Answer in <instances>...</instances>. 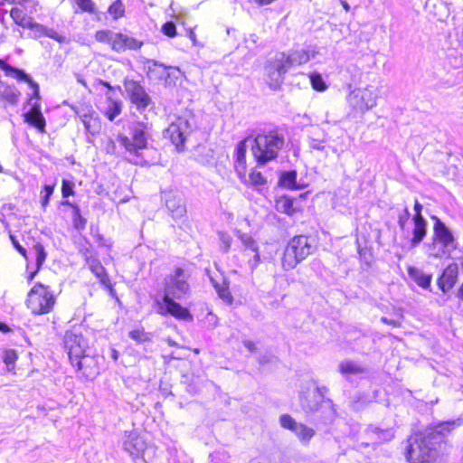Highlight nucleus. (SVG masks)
I'll list each match as a JSON object with an SVG mask.
<instances>
[{"mask_svg": "<svg viewBox=\"0 0 463 463\" xmlns=\"http://www.w3.org/2000/svg\"><path fill=\"white\" fill-rule=\"evenodd\" d=\"M189 275L181 268L167 275L164 279L162 297L156 296L154 298L155 307L157 314L161 316L170 315L176 319L191 321L193 316L188 308L184 307L175 299H182L190 291L188 283Z\"/></svg>", "mask_w": 463, "mask_h": 463, "instance_id": "f257e3e1", "label": "nucleus"}, {"mask_svg": "<svg viewBox=\"0 0 463 463\" xmlns=\"http://www.w3.org/2000/svg\"><path fill=\"white\" fill-rule=\"evenodd\" d=\"M455 422H443L410 437L406 458L410 463H436L438 445Z\"/></svg>", "mask_w": 463, "mask_h": 463, "instance_id": "f03ea898", "label": "nucleus"}, {"mask_svg": "<svg viewBox=\"0 0 463 463\" xmlns=\"http://www.w3.org/2000/svg\"><path fill=\"white\" fill-rule=\"evenodd\" d=\"M146 126L144 123L137 122L131 127V137L125 135H118L116 141L109 140L107 146L109 153L117 154V145L124 152V157L134 165H144L147 164V160L143 156V150L147 147V138L146 134Z\"/></svg>", "mask_w": 463, "mask_h": 463, "instance_id": "7ed1b4c3", "label": "nucleus"}, {"mask_svg": "<svg viewBox=\"0 0 463 463\" xmlns=\"http://www.w3.org/2000/svg\"><path fill=\"white\" fill-rule=\"evenodd\" d=\"M251 151L259 165H265L275 159L284 146V137L277 131L258 134L250 140Z\"/></svg>", "mask_w": 463, "mask_h": 463, "instance_id": "20e7f679", "label": "nucleus"}, {"mask_svg": "<svg viewBox=\"0 0 463 463\" xmlns=\"http://www.w3.org/2000/svg\"><path fill=\"white\" fill-rule=\"evenodd\" d=\"M314 250L312 240L307 236L293 237L288 243L281 260L285 270L294 269L299 262L309 256Z\"/></svg>", "mask_w": 463, "mask_h": 463, "instance_id": "39448f33", "label": "nucleus"}, {"mask_svg": "<svg viewBox=\"0 0 463 463\" xmlns=\"http://www.w3.org/2000/svg\"><path fill=\"white\" fill-rule=\"evenodd\" d=\"M55 302V296L50 287L37 282L27 295L26 306L33 314L43 315L53 309Z\"/></svg>", "mask_w": 463, "mask_h": 463, "instance_id": "423d86ee", "label": "nucleus"}, {"mask_svg": "<svg viewBox=\"0 0 463 463\" xmlns=\"http://www.w3.org/2000/svg\"><path fill=\"white\" fill-rule=\"evenodd\" d=\"M195 128V118L191 113L177 117L165 129V137L179 149Z\"/></svg>", "mask_w": 463, "mask_h": 463, "instance_id": "0eeeda50", "label": "nucleus"}, {"mask_svg": "<svg viewBox=\"0 0 463 463\" xmlns=\"http://www.w3.org/2000/svg\"><path fill=\"white\" fill-rule=\"evenodd\" d=\"M378 98L379 90L373 85H367L350 91L347 101L354 110L364 113L377 105Z\"/></svg>", "mask_w": 463, "mask_h": 463, "instance_id": "6e6552de", "label": "nucleus"}, {"mask_svg": "<svg viewBox=\"0 0 463 463\" xmlns=\"http://www.w3.org/2000/svg\"><path fill=\"white\" fill-rule=\"evenodd\" d=\"M64 346L68 350V355L71 364H74V358L83 356L86 352L87 342L82 336L80 327L74 326L66 331L64 335Z\"/></svg>", "mask_w": 463, "mask_h": 463, "instance_id": "1a4fd4ad", "label": "nucleus"}, {"mask_svg": "<svg viewBox=\"0 0 463 463\" xmlns=\"http://www.w3.org/2000/svg\"><path fill=\"white\" fill-rule=\"evenodd\" d=\"M317 52L314 46H308L306 49L302 50H295L289 52H279V57H280V63L284 62L288 69L297 66L302 65L309 61L311 59L315 58Z\"/></svg>", "mask_w": 463, "mask_h": 463, "instance_id": "9d476101", "label": "nucleus"}, {"mask_svg": "<svg viewBox=\"0 0 463 463\" xmlns=\"http://www.w3.org/2000/svg\"><path fill=\"white\" fill-rule=\"evenodd\" d=\"M124 88L128 98L138 109H145L149 105L150 97L139 82L133 80H126Z\"/></svg>", "mask_w": 463, "mask_h": 463, "instance_id": "9b49d317", "label": "nucleus"}, {"mask_svg": "<svg viewBox=\"0 0 463 463\" xmlns=\"http://www.w3.org/2000/svg\"><path fill=\"white\" fill-rule=\"evenodd\" d=\"M280 57L277 53L274 59L266 67L267 82L271 89H278L284 80V75L288 71L284 62H279Z\"/></svg>", "mask_w": 463, "mask_h": 463, "instance_id": "f8f14e48", "label": "nucleus"}, {"mask_svg": "<svg viewBox=\"0 0 463 463\" xmlns=\"http://www.w3.org/2000/svg\"><path fill=\"white\" fill-rule=\"evenodd\" d=\"M146 448V443L137 431H126L123 438V449L133 458H137L143 455Z\"/></svg>", "mask_w": 463, "mask_h": 463, "instance_id": "ddd939ff", "label": "nucleus"}, {"mask_svg": "<svg viewBox=\"0 0 463 463\" xmlns=\"http://www.w3.org/2000/svg\"><path fill=\"white\" fill-rule=\"evenodd\" d=\"M280 424L283 428L295 432L299 440L303 443H308L315 435V430L312 428L298 423L292 417L287 414L280 417Z\"/></svg>", "mask_w": 463, "mask_h": 463, "instance_id": "4468645a", "label": "nucleus"}, {"mask_svg": "<svg viewBox=\"0 0 463 463\" xmlns=\"http://www.w3.org/2000/svg\"><path fill=\"white\" fill-rule=\"evenodd\" d=\"M37 99L33 95L29 98L28 103L31 109L24 113V121L35 128L39 132H45L46 121L41 110V105L33 99Z\"/></svg>", "mask_w": 463, "mask_h": 463, "instance_id": "2eb2a0df", "label": "nucleus"}, {"mask_svg": "<svg viewBox=\"0 0 463 463\" xmlns=\"http://www.w3.org/2000/svg\"><path fill=\"white\" fill-rule=\"evenodd\" d=\"M235 234L237 238L241 241L243 246V250L245 252L251 251L253 253V257L249 259L248 264L250 269L251 270H254L260 262L258 242L250 234L242 232L240 230H236Z\"/></svg>", "mask_w": 463, "mask_h": 463, "instance_id": "dca6fc26", "label": "nucleus"}, {"mask_svg": "<svg viewBox=\"0 0 463 463\" xmlns=\"http://www.w3.org/2000/svg\"><path fill=\"white\" fill-rule=\"evenodd\" d=\"M0 64H3L2 69L5 71L7 76L13 77L18 81H24L29 84V86L33 89V97L36 99L40 98V88L38 83H36L32 77L27 74L24 71L13 67L9 64L4 63L0 61Z\"/></svg>", "mask_w": 463, "mask_h": 463, "instance_id": "f3484780", "label": "nucleus"}, {"mask_svg": "<svg viewBox=\"0 0 463 463\" xmlns=\"http://www.w3.org/2000/svg\"><path fill=\"white\" fill-rule=\"evenodd\" d=\"M143 43L137 40L136 38L130 37L127 34L120 33H115L112 37L110 46L112 50L118 52H121L128 50H137L141 48Z\"/></svg>", "mask_w": 463, "mask_h": 463, "instance_id": "a211bd4d", "label": "nucleus"}, {"mask_svg": "<svg viewBox=\"0 0 463 463\" xmlns=\"http://www.w3.org/2000/svg\"><path fill=\"white\" fill-rule=\"evenodd\" d=\"M78 371H81L82 374L88 379H93L99 373V368L96 361L92 356L86 355L74 358V364H71Z\"/></svg>", "mask_w": 463, "mask_h": 463, "instance_id": "6ab92c4d", "label": "nucleus"}, {"mask_svg": "<svg viewBox=\"0 0 463 463\" xmlns=\"http://www.w3.org/2000/svg\"><path fill=\"white\" fill-rule=\"evenodd\" d=\"M250 143V140L249 138H246L244 140H241L238 143L234 156H235V162H234V167L235 170L240 176V178L245 177L246 174V151L248 148V143Z\"/></svg>", "mask_w": 463, "mask_h": 463, "instance_id": "aec40b11", "label": "nucleus"}, {"mask_svg": "<svg viewBox=\"0 0 463 463\" xmlns=\"http://www.w3.org/2000/svg\"><path fill=\"white\" fill-rule=\"evenodd\" d=\"M328 141V135L318 126H314L308 132L307 142L311 149L323 151L326 143Z\"/></svg>", "mask_w": 463, "mask_h": 463, "instance_id": "412c9836", "label": "nucleus"}, {"mask_svg": "<svg viewBox=\"0 0 463 463\" xmlns=\"http://www.w3.org/2000/svg\"><path fill=\"white\" fill-rule=\"evenodd\" d=\"M434 237L444 247H453L454 237L448 227L437 217H434Z\"/></svg>", "mask_w": 463, "mask_h": 463, "instance_id": "4be33fe9", "label": "nucleus"}, {"mask_svg": "<svg viewBox=\"0 0 463 463\" xmlns=\"http://www.w3.org/2000/svg\"><path fill=\"white\" fill-rule=\"evenodd\" d=\"M413 229L411 231V238L410 243L411 247L418 246L425 238L427 233V222L424 218L419 216L412 217Z\"/></svg>", "mask_w": 463, "mask_h": 463, "instance_id": "5701e85b", "label": "nucleus"}, {"mask_svg": "<svg viewBox=\"0 0 463 463\" xmlns=\"http://www.w3.org/2000/svg\"><path fill=\"white\" fill-rule=\"evenodd\" d=\"M165 205L174 219L177 220L184 217L186 206L181 197L169 194L165 199Z\"/></svg>", "mask_w": 463, "mask_h": 463, "instance_id": "b1692460", "label": "nucleus"}, {"mask_svg": "<svg viewBox=\"0 0 463 463\" xmlns=\"http://www.w3.org/2000/svg\"><path fill=\"white\" fill-rule=\"evenodd\" d=\"M308 384L313 394V400L310 401V402H313L315 405L331 402V400L326 396L328 392V389L326 387H320L315 381H311Z\"/></svg>", "mask_w": 463, "mask_h": 463, "instance_id": "393cba45", "label": "nucleus"}, {"mask_svg": "<svg viewBox=\"0 0 463 463\" xmlns=\"http://www.w3.org/2000/svg\"><path fill=\"white\" fill-rule=\"evenodd\" d=\"M20 94V91L14 86L0 84V102L5 100L11 105H15Z\"/></svg>", "mask_w": 463, "mask_h": 463, "instance_id": "a878e982", "label": "nucleus"}, {"mask_svg": "<svg viewBox=\"0 0 463 463\" xmlns=\"http://www.w3.org/2000/svg\"><path fill=\"white\" fill-rule=\"evenodd\" d=\"M32 250H33V253L35 255L36 269L34 271L31 272L30 275L28 276V280L29 281H32L33 279V278L35 277L36 273L38 272V270L41 269V267L44 263L46 256H47V253H46V251L44 250V247L40 242H36L33 245Z\"/></svg>", "mask_w": 463, "mask_h": 463, "instance_id": "bb28decb", "label": "nucleus"}, {"mask_svg": "<svg viewBox=\"0 0 463 463\" xmlns=\"http://www.w3.org/2000/svg\"><path fill=\"white\" fill-rule=\"evenodd\" d=\"M339 372L344 375L360 374L366 372L365 368L356 362L345 360L339 364Z\"/></svg>", "mask_w": 463, "mask_h": 463, "instance_id": "cd10ccee", "label": "nucleus"}, {"mask_svg": "<svg viewBox=\"0 0 463 463\" xmlns=\"http://www.w3.org/2000/svg\"><path fill=\"white\" fill-rule=\"evenodd\" d=\"M10 15L14 22L23 27V28H29L32 26V24L33 22V19L30 16H28L23 10L14 7L11 10Z\"/></svg>", "mask_w": 463, "mask_h": 463, "instance_id": "c85d7f7f", "label": "nucleus"}, {"mask_svg": "<svg viewBox=\"0 0 463 463\" xmlns=\"http://www.w3.org/2000/svg\"><path fill=\"white\" fill-rule=\"evenodd\" d=\"M90 269L91 272L99 279L100 283L106 287H109L110 284V280L109 275L105 269V268L101 265V263L93 260L90 262Z\"/></svg>", "mask_w": 463, "mask_h": 463, "instance_id": "c756f323", "label": "nucleus"}, {"mask_svg": "<svg viewBox=\"0 0 463 463\" xmlns=\"http://www.w3.org/2000/svg\"><path fill=\"white\" fill-rule=\"evenodd\" d=\"M276 209L278 212L293 215L297 209L294 206V200L288 196H280L276 201Z\"/></svg>", "mask_w": 463, "mask_h": 463, "instance_id": "7c9ffc66", "label": "nucleus"}, {"mask_svg": "<svg viewBox=\"0 0 463 463\" xmlns=\"http://www.w3.org/2000/svg\"><path fill=\"white\" fill-rule=\"evenodd\" d=\"M213 285L219 296L225 303L232 304V296L229 290V284L226 279H222V281L220 283L217 280L212 279Z\"/></svg>", "mask_w": 463, "mask_h": 463, "instance_id": "2f4dec72", "label": "nucleus"}, {"mask_svg": "<svg viewBox=\"0 0 463 463\" xmlns=\"http://www.w3.org/2000/svg\"><path fill=\"white\" fill-rule=\"evenodd\" d=\"M408 273L410 277L421 288H427L431 280L430 275L425 274L422 270L417 268H409Z\"/></svg>", "mask_w": 463, "mask_h": 463, "instance_id": "473e14b6", "label": "nucleus"}, {"mask_svg": "<svg viewBox=\"0 0 463 463\" xmlns=\"http://www.w3.org/2000/svg\"><path fill=\"white\" fill-rule=\"evenodd\" d=\"M279 184L282 187L288 188L291 190H298L300 186L297 184V172L288 171L281 175L279 178Z\"/></svg>", "mask_w": 463, "mask_h": 463, "instance_id": "72a5a7b5", "label": "nucleus"}, {"mask_svg": "<svg viewBox=\"0 0 463 463\" xmlns=\"http://www.w3.org/2000/svg\"><path fill=\"white\" fill-rule=\"evenodd\" d=\"M63 204L71 206L73 210L72 222L74 228L79 231L83 230L86 226L87 221L81 216L79 206L70 203L69 201L63 202Z\"/></svg>", "mask_w": 463, "mask_h": 463, "instance_id": "f704fd0d", "label": "nucleus"}, {"mask_svg": "<svg viewBox=\"0 0 463 463\" xmlns=\"http://www.w3.org/2000/svg\"><path fill=\"white\" fill-rule=\"evenodd\" d=\"M131 339L137 343H146L151 340V333L146 332L144 328H137L128 333Z\"/></svg>", "mask_w": 463, "mask_h": 463, "instance_id": "c9c22d12", "label": "nucleus"}, {"mask_svg": "<svg viewBox=\"0 0 463 463\" xmlns=\"http://www.w3.org/2000/svg\"><path fill=\"white\" fill-rule=\"evenodd\" d=\"M108 12L115 20L123 17L125 14V6L122 3V0H116L113 2L109 5Z\"/></svg>", "mask_w": 463, "mask_h": 463, "instance_id": "e433bc0d", "label": "nucleus"}, {"mask_svg": "<svg viewBox=\"0 0 463 463\" xmlns=\"http://www.w3.org/2000/svg\"><path fill=\"white\" fill-rule=\"evenodd\" d=\"M452 273L453 271L450 269H447L443 273L439 282V287L443 291H446V287L448 288L452 287L455 279V276Z\"/></svg>", "mask_w": 463, "mask_h": 463, "instance_id": "4c0bfd02", "label": "nucleus"}, {"mask_svg": "<svg viewBox=\"0 0 463 463\" xmlns=\"http://www.w3.org/2000/svg\"><path fill=\"white\" fill-rule=\"evenodd\" d=\"M310 82L313 87L317 91H324L327 89L326 82L323 78L318 73H312L310 75Z\"/></svg>", "mask_w": 463, "mask_h": 463, "instance_id": "58836bf2", "label": "nucleus"}, {"mask_svg": "<svg viewBox=\"0 0 463 463\" xmlns=\"http://www.w3.org/2000/svg\"><path fill=\"white\" fill-rule=\"evenodd\" d=\"M114 32L110 30H100L97 31L95 33V39L99 43H106L110 45L112 37L114 36Z\"/></svg>", "mask_w": 463, "mask_h": 463, "instance_id": "ea45409f", "label": "nucleus"}, {"mask_svg": "<svg viewBox=\"0 0 463 463\" xmlns=\"http://www.w3.org/2000/svg\"><path fill=\"white\" fill-rule=\"evenodd\" d=\"M219 239L221 241V250L225 253L228 252L232 246V237L227 232H219Z\"/></svg>", "mask_w": 463, "mask_h": 463, "instance_id": "a19ab883", "label": "nucleus"}, {"mask_svg": "<svg viewBox=\"0 0 463 463\" xmlns=\"http://www.w3.org/2000/svg\"><path fill=\"white\" fill-rule=\"evenodd\" d=\"M121 112V105L118 102H112L111 105L109 106L106 115L108 118L112 121L118 117Z\"/></svg>", "mask_w": 463, "mask_h": 463, "instance_id": "79ce46f5", "label": "nucleus"}, {"mask_svg": "<svg viewBox=\"0 0 463 463\" xmlns=\"http://www.w3.org/2000/svg\"><path fill=\"white\" fill-rule=\"evenodd\" d=\"M78 6L81 11L93 14L95 12V5L92 0H77Z\"/></svg>", "mask_w": 463, "mask_h": 463, "instance_id": "37998d69", "label": "nucleus"}, {"mask_svg": "<svg viewBox=\"0 0 463 463\" xmlns=\"http://www.w3.org/2000/svg\"><path fill=\"white\" fill-rule=\"evenodd\" d=\"M249 179L253 185H261L266 183V180L260 172L251 171Z\"/></svg>", "mask_w": 463, "mask_h": 463, "instance_id": "c03bdc74", "label": "nucleus"}, {"mask_svg": "<svg viewBox=\"0 0 463 463\" xmlns=\"http://www.w3.org/2000/svg\"><path fill=\"white\" fill-rule=\"evenodd\" d=\"M162 33L168 37H175L176 35V27L175 23L166 22L162 26Z\"/></svg>", "mask_w": 463, "mask_h": 463, "instance_id": "a18cd8bd", "label": "nucleus"}, {"mask_svg": "<svg viewBox=\"0 0 463 463\" xmlns=\"http://www.w3.org/2000/svg\"><path fill=\"white\" fill-rule=\"evenodd\" d=\"M73 187L74 184L72 182L69 180H62L61 185V194L63 198H67L70 195L73 194Z\"/></svg>", "mask_w": 463, "mask_h": 463, "instance_id": "49530a36", "label": "nucleus"}, {"mask_svg": "<svg viewBox=\"0 0 463 463\" xmlns=\"http://www.w3.org/2000/svg\"><path fill=\"white\" fill-rule=\"evenodd\" d=\"M44 36L53 39L61 43H65V41H66V37L64 35L58 33L54 29H52V28L46 27Z\"/></svg>", "mask_w": 463, "mask_h": 463, "instance_id": "de8ad7c7", "label": "nucleus"}, {"mask_svg": "<svg viewBox=\"0 0 463 463\" xmlns=\"http://www.w3.org/2000/svg\"><path fill=\"white\" fill-rule=\"evenodd\" d=\"M17 360V354L14 350L9 349L5 352L4 362L7 366L14 365Z\"/></svg>", "mask_w": 463, "mask_h": 463, "instance_id": "09e8293b", "label": "nucleus"}, {"mask_svg": "<svg viewBox=\"0 0 463 463\" xmlns=\"http://www.w3.org/2000/svg\"><path fill=\"white\" fill-rule=\"evenodd\" d=\"M410 215L409 209L405 206L403 212L398 216V224L402 231L405 229V224L409 221Z\"/></svg>", "mask_w": 463, "mask_h": 463, "instance_id": "8fccbe9b", "label": "nucleus"}, {"mask_svg": "<svg viewBox=\"0 0 463 463\" xmlns=\"http://www.w3.org/2000/svg\"><path fill=\"white\" fill-rule=\"evenodd\" d=\"M28 29H30L33 32V37H35V38L44 35L45 31H46L45 26H43L38 23H35L34 21L33 22L32 26L29 27Z\"/></svg>", "mask_w": 463, "mask_h": 463, "instance_id": "3c124183", "label": "nucleus"}, {"mask_svg": "<svg viewBox=\"0 0 463 463\" xmlns=\"http://www.w3.org/2000/svg\"><path fill=\"white\" fill-rule=\"evenodd\" d=\"M54 190L53 185L46 184L43 186L44 195L42 197V205L45 207L48 203L51 195L52 194Z\"/></svg>", "mask_w": 463, "mask_h": 463, "instance_id": "603ef678", "label": "nucleus"}, {"mask_svg": "<svg viewBox=\"0 0 463 463\" xmlns=\"http://www.w3.org/2000/svg\"><path fill=\"white\" fill-rule=\"evenodd\" d=\"M12 241H13V244L14 246L16 248V250L24 256H25V253H26V250L22 247L19 242L15 240L14 236L11 235L10 236Z\"/></svg>", "mask_w": 463, "mask_h": 463, "instance_id": "864d4df0", "label": "nucleus"}, {"mask_svg": "<svg viewBox=\"0 0 463 463\" xmlns=\"http://www.w3.org/2000/svg\"><path fill=\"white\" fill-rule=\"evenodd\" d=\"M393 437L391 430L379 431V439L383 440H389Z\"/></svg>", "mask_w": 463, "mask_h": 463, "instance_id": "5fc2aeb1", "label": "nucleus"}, {"mask_svg": "<svg viewBox=\"0 0 463 463\" xmlns=\"http://www.w3.org/2000/svg\"><path fill=\"white\" fill-rule=\"evenodd\" d=\"M330 149L334 154H336L338 156H340L345 152V146L344 145L340 146H329Z\"/></svg>", "mask_w": 463, "mask_h": 463, "instance_id": "6e6d98bb", "label": "nucleus"}, {"mask_svg": "<svg viewBox=\"0 0 463 463\" xmlns=\"http://www.w3.org/2000/svg\"><path fill=\"white\" fill-rule=\"evenodd\" d=\"M414 211H415L414 216H419L420 218H423V216L421 214L422 205L419 203L418 200H415Z\"/></svg>", "mask_w": 463, "mask_h": 463, "instance_id": "4d7b16f0", "label": "nucleus"}, {"mask_svg": "<svg viewBox=\"0 0 463 463\" xmlns=\"http://www.w3.org/2000/svg\"><path fill=\"white\" fill-rule=\"evenodd\" d=\"M243 345L250 351V352H254L255 349H256V346H255V344L254 342L250 341V340H244L243 341Z\"/></svg>", "mask_w": 463, "mask_h": 463, "instance_id": "13d9d810", "label": "nucleus"}, {"mask_svg": "<svg viewBox=\"0 0 463 463\" xmlns=\"http://www.w3.org/2000/svg\"><path fill=\"white\" fill-rule=\"evenodd\" d=\"M82 123L84 124L86 129L90 132V119L88 118L86 115L83 116Z\"/></svg>", "mask_w": 463, "mask_h": 463, "instance_id": "bf43d9fd", "label": "nucleus"}, {"mask_svg": "<svg viewBox=\"0 0 463 463\" xmlns=\"http://www.w3.org/2000/svg\"><path fill=\"white\" fill-rule=\"evenodd\" d=\"M10 331V328L7 325L0 322V332L2 333H7Z\"/></svg>", "mask_w": 463, "mask_h": 463, "instance_id": "052dcab7", "label": "nucleus"}, {"mask_svg": "<svg viewBox=\"0 0 463 463\" xmlns=\"http://www.w3.org/2000/svg\"><path fill=\"white\" fill-rule=\"evenodd\" d=\"M458 297L463 301V284L461 285V287L458 289Z\"/></svg>", "mask_w": 463, "mask_h": 463, "instance_id": "680f3d73", "label": "nucleus"}, {"mask_svg": "<svg viewBox=\"0 0 463 463\" xmlns=\"http://www.w3.org/2000/svg\"><path fill=\"white\" fill-rule=\"evenodd\" d=\"M341 3H342L343 7H344L346 11H349L350 6H349V5L347 4V2H346V1H342Z\"/></svg>", "mask_w": 463, "mask_h": 463, "instance_id": "e2e57ef3", "label": "nucleus"}, {"mask_svg": "<svg viewBox=\"0 0 463 463\" xmlns=\"http://www.w3.org/2000/svg\"><path fill=\"white\" fill-rule=\"evenodd\" d=\"M166 342H167V343H168V345H171V346H175V345H176V343H175L174 340H172L171 338H167V339H166Z\"/></svg>", "mask_w": 463, "mask_h": 463, "instance_id": "0e129e2a", "label": "nucleus"}, {"mask_svg": "<svg viewBox=\"0 0 463 463\" xmlns=\"http://www.w3.org/2000/svg\"><path fill=\"white\" fill-rule=\"evenodd\" d=\"M189 37L194 43L195 42V34L194 32H190Z\"/></svg>", "mask_w": 463, "mask_h": 463, "instance_id": "69168bd1", "label": "nucleus"}, {"mask_svg": "<svg viewBox=\"0 0 463 463\" xmlns=\"http://www.w3.org/2000/svg\"><path fill=\"white\" fill-rule=\"evenodd\" d=\"M100 83L102 85H104L105 87L109 88V89H111V86L109 82H106V81H103V80H100Z\"/></svg>", "mask_w": 463, "mask_h": 463, "instance_id": "338daca9", "label": "nucleus"}, {"mask_svg": "<svg viewBox=\"0 0 463 463\" xmlns=\"http://www.w3.org/2000/svg\"><path fill=\"white\" fill-rule=\"evenodd\" d=\"M256 38H257V36H256L255 34H251V35H250V39H251V41H252L253 43H256Z\"/></svg>", "mask_w": 463, "mask_h": 463, "instance_id": "774afa93", "label": "nucleus"}]
</instances>
